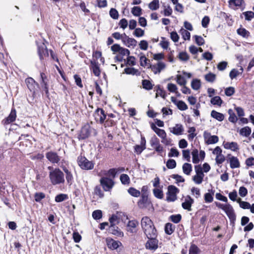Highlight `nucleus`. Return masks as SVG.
I'll use <instances>...</instances> for the list:
<instances>
[{
    "label": "nucleus",
    "mask_w": 254,
    "mask_h": 254,
    "mask_svg": "<svg viewBox=\"0 0 254 254\" xmlns=\"http://www.w3.org/2000/svg\"><path fill=\"white\" fill-rule=\"evenodd\" d=\"M104 126L105 127H111L115 126L117 124V121H115L113 119L107 118L105 120V122L103 123Z\"/></svg>",
    "instance_id": "c03bdc74"
},
{
    "label": "nucleus",
    "mask_w": 254,
    "mask_h": 254,
    "mask_svg": "<svg viewBox=\"0 0 254 254\" xmlns=\"http://www.w3.org/2000/svg\"><path fill=\"white\" fill-rule=\"evenodd\" d=\"M237 201L239 203L240 207H241L243 209H250V208L251 207V205L249 202L242 201L240 198L237 199Z\"/></svg>",
    "instance_id": "6e6d98bb"
},
{
    "label": "nucleus",
    "mask_w": 254,
    "mask_h": 254,
    "mask_svg": "<svg viewBox=\"0 0 254 254\" xmlns=\"http://www.w3.org/2000/svg\"><path fill=\"white\" fill-rule=\"evenodd\" d=\"M175 228V226L172 223H167L165 225V232L166 234L170 235L174 232Z\"/></svg>",
    "instance_id": "c85d7f7f"
},
{
    "label": "nucleus",
    "mask_w": 254,
    "mask_h": 254,
    "mask_svg": "<svg viewBox=\"0 0 254 254\" xmlns=\"http://www.w3.org/2000/svg\"><path fill=\"white\" fill-rule=\"evenodd\" d=\"M216 77V75L210 72L205 74L204 76L205 80L209 82H213L215 80Z\"/></svg>",
    "instance_id": "8fccbe9b"
},
{
    "label": "nucleus",
    "mask_w": 254,
    "mask_h": 254,
    "mask_svg": "<svg viewBox=\"0 0 254 254\" xmlns=\"http://www.w3.org/2000/svg\"><path fill=\"white\" fill-rule=\"evenodd\" d=\"M141 225L146 236H154L155 233H157L153 221L148 216H144L142 218Z\"/></svg>",
    "instance_id": "f257e3e1"
},
{
    "label": "nucleus",
    "mask_w": 254,
    "mask_h": 254,
    "mask_svg": "<svg viewBox=\"0 0 254 254\" xmlns=\"http://www.w3.org/2000/svg\"><path fill=\"white\" fill-rule=\"evenodd\" d=\"M138 224V222L135 219L129 220L127 226V231L131 233H136V227Z\"/></svg>",
    "instance_id": "5701e85b"
},
{
    "label": "nucleus",
    "mask_w": 254,
    "mask_h": 254,
    "mask_svg": "<svg viewBox=\"0 0 254 254\" xmlns=\"http://www.w3.org/2000/svg\"><path fill=\"white\" fill-rule=\"evenodd\" d=\"M201 86L200 81L197 79H193L191 82V88L195 90H197L200 88Z\"/></svg>",
    "instance_id": "de8ad7c7"
},
{
    "label": "nucleus",
    "mask_w": 254,
    "mask_h": 254,
    "mask_svg": "<svg viewBox=\"0 0 254 254\" xmlns=\"http://www.w3.org/2000/svg\"><path fill=\"white\" fill-rule=\"evenodd\" d=\"M100 186L102 187L105 191H110L114 187L115 183L114 181L109 177H103L100 179Z\"/></svg>",
    "instance_id": "0eeeda50"
},
{
    "label": "nucleus",
    "mask_w": 254,
    "mask_h": 254,
    "mask_svg": "<svg viewBox=\"0 0 254 254\" xmlns=\"http://www.w3.org/2000/svg\"><path fill=\"white\" fill-rule=\"evenodd\" d=\"M176 165V161L173 159H169L166 162V167L169 169L175 168Z\"/></svg>",
    "instance_id": "e2e57ef3"
},
{
    "label": "nucleus",
    "mask_w": 254,
    "mask_h": 254,
    "mask_svg": "<svg viewBox=\"0 0 254 254\" xmlns=\"http://www.w3.org/2000/svg\"><path fill=\"white\" fill-rule=\"evenodd\" d=\"M203 137L205 143L208 145L216 143L219 140V138L217 135H211L210 133L207 131H204Z\"/></svg>",
    "instance_id": "2eb2a0df"
},
{
    "label": "nucleus",
    "mask_w": 254,
    "mask_h": 254,
    "mask_svg": "<svg viewBox=\"0 0 254 254\" xmlns=\"http://www.w3.org/2000/svg\"><path fill=\"white\" fill-rule=\"evenodd\" d=\"M94 117L97 123L103 124L106 119L107 114L102 108H97L94 113Z\"/></svg>",
    "instance_id": "9b49d317"
},
{
    "label": "nucleus",
    "mask_w": 254,
    "mask_h": 254,
    "mask_svg": "<svg viewBox=\"0 0 254 254\" xmlns=\"http://www.w3.org/2000/svg\"><path fill=\"white\" fill-rule=\"evenodd\" d=\"M106 243L108 248L111 250H117L122 245L121 242L114 240L113 239L108 237L106 239Z\"/></svg>",
    "instance_id": "f3484780"
},
{
    "label": "nucleus",
    "mask_w": 254,
    "mask_h": 254,
    "mask_svg": "<svg viewBox=\"0 0 254 254\" xmlns=\"http://www.w3.org/2000/svg\"><path fill=\"white\" fill-rule=\"evenodd\" d=\"M137 206L140 209H144L152 206V202L149 196L140 195V198L137 202Z\"/></svg>",
    "instance_id": "ddd939ff"
},
{
    "label": "nucleus",
    "mask_w": 254,
    "mask_h": 254,
    "mask_svg": "<svg viewBox=\"0 0 254 254\" xmlns=\"http://www.w3.org/2000/svg\"><path fill=\"white\" fill-rule=\"evenodd\" d=\"M243 2L244 0H229V4L231 6L240 7Z\"/></svg>",
    "instance_id": "680f3d73"
},
{
    "label": "nucleus",
    "mask_w": 254,
    "mask_h": 254,
    "mask_svg": "<svg viewBox=\"0 0 254 254\" xmlns=\"http://www.w3.org/2000/svg\"><path fill=\"white\" fill-rule=\"evenodd\" d=\"M149 8L152 10H155L159 8V0H153L148 5Z\"/></svg>",
    "instance_id": "a18cd8bd"
},
{
    "label": "nucleus",
    "mask_w": 254,
    "mask_h": 254,
    "mask_svg": "<svg viewBox=\"0 0 254 254\" xmlns=\"http://www.w3.org/2000/svg\"><path fill=\"white\" fill-rule=\"evenodd\" d=\"M157 233H156L154 236H146L148 240L145 244L146 249L155 250L158 247V240L157 239Z\"/></svg>",
    "instance_id": "1a4fd4ad"
},
{
    "label": "nucleus",
    "mask_w": 254,
    "mask_h": 254,
    "mask_svg": "<svg viewBox=\"0 0 254 254\" xmlns=\"http://www.w3.org/2000/svg\"><path fill=\"white\" fill-rule=\"evenodd\" d=\"M17 117L16 111L15 108L11 109V111L8 117L5 118L1 121V124L4 127L10 124L15 121Z\"/></svg>",
    "instance_id": "4468645a"
},
{
    "label": "nucleus",
    "mask_w": 254,
    "mask_h": 254,
    "mask_svg": "<svg viewBox=\"0 0 254 254\" xmlns=\"http://www.w3.org/2000/svg\"><path fill=\"white\" fill-rule=\"evenodd\" d=\"M194 202V200L190 196L187 195L185 199V201L182 203V207L188 211L191 210V205Z\"/></svg>",
    "instance_id": "b1692460"
},
{
    "label": "nucleus",
    "mask_w": 254,
    "mask_h": 254,
    "mask_svg": "<svg viewBox=\"0 0 254 254\" xmlns=\"http://www.w3.org/2000/svg\"><path fill=\"white\" fill-rule=\"evenodd\" d=\"M123 35L125 36L127 42L128 44L127 47H135L136 45L137 41L136 40L132 38H129L128 36H127V35L125 33H124Z\"/></svg>",
    "instance_id": "58836bf2"
},
{
    "label": "nucleus",
    "mask_w": 254,
    "mask_h": 254,
    "mask_svg": "<svg viewBox=\"0 0 254 254\" xmlns=\"http://www.w3.org/2000/svg\"><path fill=\"white\" fill-rule=\"evenodd\" d=\"M46 197V194L43 192H36L34 194V200L37 202H41Z\"/></svg>",
    "instance_id": "e433bc0d"
},
{
    "label": "nucleus",
    "mask_w": 254,
    "mask_h": 254,
    "mask_svg": "<svg viewBox=\"0 0 254 254\" xmlns=\"http://www.w3.org/2000/svg\"><path fill=\"white\" fill-rule=\"evenodd\" d=\"M192 157V162L194 164H197L199 163L200 159L198 157V151L197 149H193L191 152Z\"/></svg>",
    "instance_id": "79ce46f5"
},
{
    "label": "nucleus",
    "mask_w": 254,
    "mask_h": 254,
    "mask_svg": "<svg viewBox=\"0 0 254 254\" xmlns=\"http://www.w3.org/2000/svg\"><path fill=\"white\" fill-rule=\"evenodd\" d=\"M123 73L130 74L132 75L139 76L140 75V72L134 67H126L124 69Z\"/></svg>",
    "instance_id": "cd10ccee"
},
{
    "label": "nucleus",
    "mask_w": 254,
    "mask_h": 254,
    "mask_svg": "<svg viewBox=\"0 0 254 254\" xmlns=\"http://www.w3.org/2000/svg\"><path fill=\"white\" fill-rule=\"evenodd\" d=\"M169 129L171 133L176 135L182 134L184 130L183 125L180 124H176L175 127L169 128Z\"/></svg>",
    "instance_id": "a878e982"
},
{
    "label": "nucleus",
    "mask_w": 254,
    "mask_h": 254,
    "mask_svg": "<svg viewBox=\"0 0 254 254\" xmlns=\"http://www.w3.org/2000/svg\"><path fill=\"white\" fill-rule=\"evenodd\" d=\"M90 69L93 72L94 75L96 76L99 77L101 74V69L100 68V64L98 62L95 60L90 61Z\"/></svg>",
    "instance_id": "a211bd4d"
},
{
    "label": "nucleus",
    "mask_w": 254,
    "mask_h": 254,
    "mask_svg": "<svg viewBox=\"0 0 254 254\" xmlns=\"http://www.w3.org/2000/svg\"><path fill=\"white\" fill-rule=\"evenodd\" d=\"M151 129L160 137L162 140V142L166 145H169L170 143V140L167 139V134L164 129L158 128L155 124L152 123L150 125Z\"/></svg>",
    "instance_id": "6e6552de"
},
{
    "label": "nucleus",
    "mask_w": 254,
    "mask_h": 254,
    "mask_svg": "<svg viewBox=\"0 0 254 254\" xmlns=\"http://www.w3.org/2000/svg\"><path fill=\"white\" fill-rule=\"evenodd\" d=\"M61 168L65 173L67 184L69 185H71L73 182V176L71 172L64 165H61Z\"/></svg>",
    "instance_id": "412c9836"
},
{
    "label": "nucleus",
    "mask_w": 254,
    "mask_h": 254,
    "mask_svg": "<svg viewBox=\"0 0 254 254\" xmlns=\"http://www.w3.org/2000/svg\"><path fill=\"white\" fill-rule=\"evenodd\" d=\"M251 133V128L249 127H245L242 128L240 131V134L246 137L249 136Z\"/></svg>",
    "instance_id": "37998d69"
},
{
    "label": "nucleus",
    "mask_w": 254,
    "mask_h": 254,
    "mask_svg": "<svg viewBox=\"0 0 254 254\" xmlns=\"http://www.w3.org/2000/svg\"><path fill=\"white\" fill-rule=\"evenodd\" d=\"M37 53L40 61L43 63L46 58L49 57V51L46 46L42 43L37 46Z\"/></svg>",
    "instance_id": "f8f14e48"
},
{
    "label": "nucleus",
    "mask_w": 254,
    "mask_h": 254,
    "mask_svg": "<svg viewBox=\"0 0 254 254\" xmlns=\"http://www.w3.org/2000/svg\"><path fill=\"white\" fill-rule=\"evenodd\" d=\"M135 64L136 62L135 57L133 56H128L126 64L129 66H133L135 65Z\"/></svg>",
    "instance_id": "338daca9"
},
{
    "label": "nucleus",
    "mask_w": 254,
    "mask_h": 254,
    "mask_svg": "<svg viewBox=\"0 0 254 254\" xmlns=\"http://www.w3.org/2000/svg\"><path fill=\"white\" fill-rule=\"evenodd\" d=\"M177 83L180 85H186L187 84V80L185 77L181 75L178 74L176 76Z\"/></svg>",
    "instance_id": "bf43d9fd"
},
{
    "label": "nucleus",
    "mask_w": 254,
    "mask_h": 254,
    "mask_svg": "<svg viewBox=\"0 0 254 254\" xmlns=\"http://www.w3.org/2000/svg\"><path fill=\"white\" fill-rule=\"evenodd\" d=\"M93 130H95L89 124H85L82 127L78 133L77 138L78 140H84L88 138L90 136Z\"/></svg>",
    "instance_id": "20e7f679"
},
{
    "label": "nucleus",
    "mask_w": 254,
    "mask_h": 254,
    "mask_svg": "<svg viewBox=\"0 0 254 254\" xmlns=\"http://www.w3.org/2000/svg\"><path fill=\"white\" fill-rule=\"evenodd\" d=\"M92 217L95 220H99L102 217V212L101 210H96L92 213Z\"/></svg>",
    "instance_id": "0e129e2a"
},
{
    "label": "nucleus",
    "mask_w": 254,
    "mask_h": 254,
    "mask_svg": "<svg viewBox=\"0 0 254 254\" xmlns=\"http://www.w3.org/2000/svg\"><path fill=\"white\" fill-rule=\"evenodd\" d=\"M237 33L238 35L244 38H247L250 36V33L249 31L244 28L240 27L237 30Z\"/></svg>",
    "instance_id": "2f4dec72"
},
{
    "label": "nucleus",
    "mask_w": 254,
    "mask_h": 254,
    "mask_svg": "<svg viewBox=\"0 0 254 254\" xmlns=\"http://www.w3.org/2000/svg\"><path fill=\"white\" fill-rule=\"evenodd\" d=\"M228 113L230 115L228 118L229 122L233 123H236L238 121V118L235 114L233 112L232 110L229 109L228 110Z\"/></svg>",
    "instance_id": "603ef678"
},
{
    "label": "nucleus",
    "mask_w": 254,
    "mask_h": 254,
    "mask_svg": "<svg viewBox=\"0 0 254 254\" xmlns=\"http://www.w3.org/2000/svg\"><path fill=\"white\" fill-rule=\"evenodd\" d=\"M200 250L194 244H191L190 246L189 250V254H199Z\"/></svg>",
    "instance_id": "473e14b6"
},
{
    "label": "nucleus",
    "mask_w": 254,
    "mask_h": 254,
    "mask_svg": "<svg viewBox=\"0 0 254 254\" xmlns=\"http://www.w3.org/2000/svg\"><path fill=\"white\" fill-rule=\"evenodd\" d=\"M120 181L123 185H129L130 181L129 176L126 174H123L120 176Z\"/></svg>",
    "instance_id": "ea45409f"
},
{
    "label": "nucleus",
    "mask_w": 254,
    "mask_h": 254,
    "mask_svg": "<svg viewBox=\"0 0 254 254\" xmlns=\"http://www.w3.org/2000/svg\"><path fill=\"white\" fill-rule=\"evenodd\" d=\"M155 88L156 91V97H157L158 96H160L165 99L167 96L165 90H164L162 88H161L160 85L156 86Z\"/></svg>",
    "instance_id": "c756f323"
},
{
    "label": "nucleus",
    "mask_w": 254,
    "mask_h": 254,
    "mask_svg": "<svg viewBox=\"0 0 254 254\" xmlns=\"http://www.w3.org/2000/svg\"><path fill=\"white\" fill-rule=\"evenodd\" d=\"M41 92L43 95L44 92L45 94L46 97L49 98L50 96V93L49 91V84H41Z\"/></svg>",
    "instance_id": "13d9d810"
},
{
    "label": "nucleus",
    "mask_w": 254,
    "mask_h": 254,
    "mask_svg": "<svg viewBox=\"0 0 254 254\" xmlns=\"http://www.w3.org/2000/svg\"><path fill=\"white\" fill-rule=\"evenodd\" d=\"M77 162L82 170H92L94 167V163L93 161H89L85 156L81 155L77 157Z\"/></svg>",
    "instance_id": "7ed1b4c3"
},
{
    "label": "nucleus",
    "mask_w": 254,
    "mask_h": 254,
    "mask_svg": "<svg viewBox=\"0 0 254 254\" xmlns=\"http://www.w3.org/2000/svg\"><path fill=\"white\" fill-rule=\"evenodd\" d=\"M224 147L226 149H230L231 150L237 152L239 150V147L236 142H225L223 143Z\"/></svg>",
    "instance_id": "393cba45"
},
{
    "label": "nucleus",
    "mask_w": 254,
    "mask_h": 254,
    "mask_svg": "<svg viewBox=\"0 0 254 254\" xmlns=\"http://www.w3.org/2000/svg\"><path fill=\"white\" fill-rule=\"evenodd\" d=\"M243 14L245 15V19L248 21L251 20L254 17V12L252 11L244 12Z\"/></svg>",
    "instance_id": "774afa93"
},
{
    "label": "nucleus",
    "mask_w": 254,
    "mask_h": 254,
    "mask_svg": "<svg viewBox=\"0 0 254 254\" xmlns=\"http://www.w3.org/2000/svg\"><path fill=\"white\" fill-rule=\"evenodd\" d=\"M224 211L230 219L231 223L234 224L236 219V215L232 206L230 204H227V206Z\"/></svg>",
    "instance_id": "dca6fc26"
},
{
    "label": "nucleus",
    "mask_w": 254,
    "mask_h": 254,
    "mask_svg": "<svg viewBox=\"0 0 254 254\" xmlns=\"http://www.w3.org/2000/svg\"><path fill=\"white\" fill-rule=\"evenodd\" d=\"M108 232L110 234L120 237H123L124 235L123 232L116 225H110L108 229Z\"/></svg>",
    "instance_id": "aec40b11"
},
{
    "label": "nucleus",
    "mask_w": 254,
    "mask_h": 254,
    "mask_svg": "<svg viewBox=\"0 0 254 254\" xmlns=\"http://www.w3.org/2000/svg\"><path fill=\"white\" fill-rule=\"evenodd\" d=\"M153 193L154 195L158 199H162L164 196L163 190L161 189L157 188L153 190Z\"/></svg>",
    "instance_id": "49530a36"
},
{
    "label": "nucleus",
    "mask_w": 254,
    "mask_h": 254,
    "mask_svg": "<svg viewBox=\"0 0 254 254\" xmlns=\"http://www.w3.org/2000/svg\"><path fill=\"white\" fill-rule=\"evenodd\" d=\"M109 14L110 16L114 19H117L119 17L118 11L114 8H111Z\"/></svg>",
    "instance_id": "69168bd1"
},
{
    "label": "nucleus",
    "mask_w": 254,
    "mask_h": 254,
    "mask_svg": "<svg viewBox=\"0 0 254 254\" xmlns=\"http://www.w3.org/2000/svg\"><path fill=\"white\" fill-rule=\"evenodd\" d=\"M132 14L135 16H139L142 14V9L139 6H134L131 9Z\"/></svg>",
    "instance_id": "4d7b16f0"
},
{
    "label": "nucleus",
    "mask_w": 254,
    "mask_h": 254,
    "mask_svg": "<svg viewBox=\"0 0 254 254\" xmlns=\"http://www.w3.org/2000/svg\"><path fill=\"white\" fill-rule=\"evenodd\" d=\"M179 189L174 185L168 187V191L166 193V200L168 202H174L177 199V194L179 193Z\"/></svg>",
    "instance_id": "423d86ee"
},
{
    "label": "nucleus",
    "mask_w": 254,
    "mask_h": 254,
    "mask_svg": "<svg viewBox=\"0 0 254 254\" xmlns=\"http://www.w3.org/2000/svg\"><path fill=\"white\" fill-rule=\"evenodd\" d=\"M182 169L184 174L190 175L192 171V166L190 163H185L183 164Z\"/></svg>",
    "instance_id": "f704fd0d"
},
{
    "label": "nucleus",
    "mask_w": 254,
    "mask_h": 254,
    "mask_svg": "<svg viewBox=\"0 0 254 254\" xmlns=\"http://www.w3.org/2000/svg\"><path fill=\"white\" fill-rule=\"evenodd\" d=\"M176 105H177L178 108L181 111L186 110L188 108V106L186 103L182 100L177 101L176 103Z\"/></svg>",
    "instance_id": "3c124183"
},
{
    "label": "nucleus",
    "mask_w": 254,
    "mask_h": 254,
    "mask_svg": "<svg viewBox=\"0 0 254 254\" xmlns=\"http://www.w3.org/2000/svg\"><path fill=\"white\" fill-rule=\"evenodd\" d=\"M182 219V215L180 214L172 215L169 217V220L174 223H179Z\"/></svg>",
    "instance_id": "09e8293b"
},
{
    "label": "nucleus",
    "mask_w": 254,
    "mask_h": 254,
    "mask_svg": "<svg viewBox=\"0 0 254 254\" xmlns=\"http://www.w3.org/2000/svg\"><path fill=\"white\" fill-rule=\"evenodd\" d=\"M196 128L194 127H189L188 132L189 133L188 135V139L190 140H192L193 138L196 136V133H195Z\"/></svg>",
    "instance_id": "c9c22d12"
},
{
    "label": "nucleus",
    "mask_w": 254,
    "mask_h": 254,
    "mask_svg": "<svg viewBox=\"0 0 254 254\" xmlns=\"http://www.w3.org/2000/svg\"><path fill=\"white\" fill-rule=\"evenodd\" d=\"M46 157L49 161L53 164H59L61 162L62 165H63L64 163H65V160L64 159H61V157L55 151L47 152L46 153Z\"/></svg>",
    "instance_id": "39448f33"
},
{
    "label": "nucleus",
    "mask_w": 254,
    "mask_h": 254,
    "mask_svg": "<svg viewBox=\"0 0 254 254\" xmlns=\"http://www.w3.org/2000/svg\"><path fill=\"white\" fill-rule=\"evenodd\" d=\"M227 157L229 161L230 166L231 169L240 167V163L237 157L232 156L231 154H228Z\"/></svg>",
    "instance_id": "4be33fe9"
},
{
    "label": "nucleus",
    "mask_w": 254,
    "mask_h": 254,
    "mask_svg": "<svg viewBox=\"0 0 254 254\" xmlns=\"http://www.w3.org/2000/svg\"><path fill=\"white\" fill-rule=\"evenodd\" d=\"M25 83L27 88L32 93V96L35 97L36 96V92L37 89L39 87V84L33 78L27 77L25 80Z\"/></svg>",
    "instance_id": "9d476101"
},
{
    "label": "nucleus",
    "mask_w": 254,
    "mask_h": 254,
    "mask_svg": "<svg viewBox=\"0 0 254 254\" xmlns=\"http://www.w3.org/2000/svg\"><path fill=\"white\" fill-rule=\"evenodd\" d=\"M223 102L221 98L218 96L213 97L211 99V103L214 105H218L220 106Z\"/></svg>",
    "instance_id": "864d4df0"
},
{
    "label": "nucleus",
    "mask_w": 254,
    "mask_h": 254,
    "mask_svg": "<svg viewBox=\"0 0 254 254\" xmlns=\"http://www.w3.org/2000/svg\"><path fill=\"white\" fill-rule=\"evenodd\" d=\"M193 38L195 43L198 46H202L205 43L204 39L201 36L194 35Z\"/></svg>",
    "instance_id": "5fc2aeb1"
},
{
    "label": "nucleus",
    "mask_w": 254,
    "mask_h": 254,
    "mask_svg": "<svg viewBox=\"0 0 254 254\" xmlns=\"http://www.w3.org/2000/svg\"><path fill=\"white\" fill-rule=\"evenodd\" d=\"M125 170V168L123 167H120L118 168H111L110 169L107 171V172L105 174V175L107 176L111 177V179L114 180V179L116 178L117 173L124 172Z\"/></svg>",
    "instance_id": "6ab92c4d"
},
{
    "label": "nucleus",
    "mask_w": 254,
    "mask_h": 254,
    "mask_svg": "<svg viewBox=\"0 0 254 254\" xmlns=\"http://www.w3.org/2000/svg\"><path fill=\"white\" fill-rule=\"evenodd\" d=\"M211 116L219 122L223 121L225 118L224 115L222 113L218 112L215 110L211 111Z\"/></svg>",
    "instance_id": "7c9ffc66"
},
{
    "label": "nucleus",
    "mask_w": 254,
    "mask_h": 254,
    "mask_svg": "<svg viewBox=\"0 0 254 254\" xmlns=\"http://www.w3.org/2000/svg\"><path fill=\"white\" fill-rule=\"evenodd\" d=\"M142 85L143 88L147 90H151L153 88V85L147 79H143L142 80Z\"/></svg>",
    "instance_id": "4c0bfd02"
},
{
    "label": "nucleus",
    "mask_w": 254,
    "mask_h": 254,
    "mask_svg": "<svg viewBox=\"0 0 254 254\" xmlns=\"http://www.w3.org/2000/svg\"><path fill=\"white\" fill-rule=\"evenodd\" d=\"M94 194L97 195L100 198H103L104 196V192L101 190V186H96L94 189Z\"/></svg>",
    "instance_id": "a19ab883"
},
{
    "label": "nucleus",
    "mask_w": 254,
    "mask_h": 254,
    "mask_svg": "<svg viewBox=\"0 0 254 254\" xmlns=\"http://www.w3.org/2000/svg\"><path fill=\"white\" fill-rule=\"evenodd\" d=\"M67 198L68 196L67 194L61 193L56 196L55 200L57 202H61L65 200Z\"/></svg>",
    "instance_id": "052dcab7"
},
{
    "label": "nucleus",
    "mask_w": 254,
    "mask_h": 254,
    "mask_svg": "<svg viewBox=\"0 0 254 254\" xmlns=\"http://www.w3.org/2000/svg\"><path fill=\"white\" fill-rule=\"evenodd\" d=\"M128 193L132 196L138 197L140 195L141 192L139 190H137L133 187H130L127 190Z\"/></svg>",
    "instance_id": "72a5a7b5"
},
{
    "label": "nucleus",
    "mask_w": 254,
    "mask_h": 254,
    "mask_svg": "<svg viewBox=\"0 0 254 254\" xmlns=\"http://www.w3.org/2000/svg\"><path fill=\"white\" fill-rule=\"evenodd\" d=\"M150 68L152 69L155 74L159 73L165 67V64L163 62H159L157 65H150Z\"/></svg>",
    "instance_id": "bb28decb"
},
{
    "label": "nucleus",
    "mask_w": 254,
    "mask_h": 254,
    "mask_svg": "<svg viewBox=\"0 0 254 254\" xmlns=\"http://www.w3.org/2000/svg\"><path fill=\"white\" fill-rule=\"evenodd\" d=\"M49 178L53 185H59L64 183V174L59 168H55L49 173Z\"/></svg>",
    "instance_id": "f03ea898"
}]
</instances>
